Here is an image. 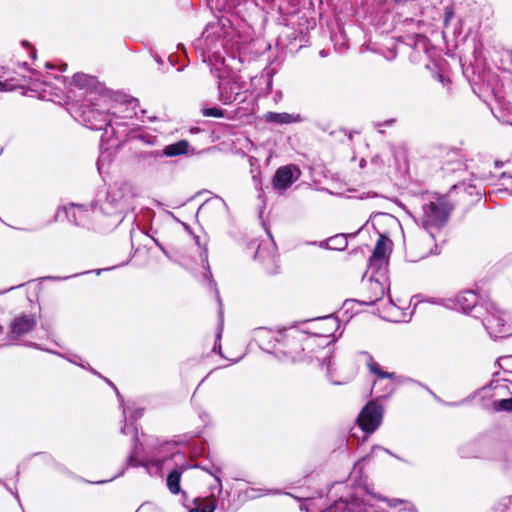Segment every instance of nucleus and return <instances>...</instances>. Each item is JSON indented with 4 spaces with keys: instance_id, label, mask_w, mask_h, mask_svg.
<instances>
[{
    "instance_id": "obj_19",
    "label": "nucleus",
    "mask_w": 512,
    "mask_h": 512,
    "mask_svg": "<svg viewBox=\"0 0 512 512\" xmlns=\"http://www.w3.org/2000/svg\"><path fill=\"white\" fill-rule=\"evenodd\" d=\"M159 453H162V455L167 457V460L169 458H181L183 460V463H177L176 466L174 467L176 470H181V474H183L188 469L198 468V463H191L185 460V455L177 450V444L175 441L162 440L159 443Z\"/></svg>"
},
{
    "instance_id": "obj_49",
    "label": "nucleus",
    "mask_w": 512,
    "mask_h": 512,
    "mask_svg": "<svg viewBox=\"0 0 512 512\" xmlns=\"http://www.w3.org/2000/svg\"><path fill=\"white\" fill-rule=\"evenodd\" d=\"M21 45L22 47H24L25 49H28L30 50V57L32 59H36L37 57V52H36V49L32 47L31 43L27 40H22L21 41Z\"/></svg>"
},
{
    "instance_id": "obj_12",
    "label": "nucleus",
    "mask_w": 512,
    "mask_h": 512,
    "mask_svg": "<svg viewBox=\"0 0 512 512\" xmlns=\"http://www.w3.org/2000/svg\"><path fill=\"white\" fill-rule=\"evenodd\" d=\"M37 325V320L33 314H20L15 317L9 326V331L3 337L0 346H9L14 344L19 338L31 332Z\"/></svg>"
},
{
    "instance_id": "obj_57",
    "label": "nucleus",
    "mask_w": 512,
    "mask_h": 512,
    "mask_svg": "<svg viewBox=\"0 0 512 512\" xmlns=\"http://www.w3.org/2000/svg\"><path fill=\"white\" fill-rule=\"evenodd\" d=\"M101 379L113 389L116 387V385L107 377L103 376Z\"/></svg>"
},
{
    "instance_id": "obj_40",
    "label": "nucleus",
    "mask_w": 512,
    "mask_h": 512,
    "mask_svg": "<svg viewBox=\"0 0 512 512\" xmlns=\"http://www.w3.org/2000/svg\"><path fill=\"white\" fill-rule=\"evenodd\" d=\"M29 346L33 347V348H36V349H40V350L46 351V352H49V353H52L54 355H57V356H59L61 358H64L68 362L77 365V366H78V363L81 360V357L76 355V354L68 355V354L60 353L58 351H54V350H50V349H44V348L41 347L40 344H37V343H34V342H30Z\"/></svg>"
},
{
    "instance_id": "obj_26",
    "label": "nucleus",
    "mask_w": 512,
    "mask_h": 512,
    "mask_svg": "<svg viewBox=\"0 0 512 512\" xmlns=\"http://www.w3.org/2000/svg\"><path fill=\"white\" fill-rule=\"evenodd\" d=\"M264 120L267 123L283 125L291 123H300L303 121V118L300 114L269 111L264 115Z\"/></svg>"
},
{
    "instance_id": "obj_53",
    "label": "nucleus",
    "mask_w": 512,
    "mask_h": 512,
    "mask_svg": "<svg viewBox=\"0 0 512 512\" xmlns=\"http://www.w3.org/2000/svg\"><path fill=\"white\" fill-rule=\"evenodd\" d=\"M124 471H125V468H123L117 475H115L113 478L109 479V480H100V481H96V482H93L94 484H105L109 481H112L113 479L119 477V476H122L124 474Z\"/></svg>"
},
{
    "instance_id": "obj_4",
    "label": "nucleus",
    "mask_w": 512,
    "mask_h": 512,
    "mask_svg": "<svg viewBox=\"0 0 512 512\" xmlns=\"http://www.w3.org/2000/svg\"><path fill=\"white\" fill-rule=\"evenodd\" d=\"M478 437L480 460L500 463L502 471L512 475V445L492 431L482 433Z\"/></svg>"
},
{
    "instance_id": "obj_5",
    "label": "nucleus",
    "mask_w": 512,
    "mask_h": 512,
    "mask_svg": "<svg viewBox=\"0 0 512 512\" xmlns=\"http://www.w3.org/2000/svg\"><path fill=\"white\" fill-rule=\"evenodd\" d=\"M454 208V205L444 195L438 196L435 200L422 206V227L433 241L436 242V234H439L447 224Z\"/></svg>"
},
{
    "instance_id": "obj_37",
    "label": "nucleus",
    "mask_w": 512,
    "mask_h": 512,
    "mask_svg": "<svg viewBox=\"0 0 512 512\" xmlns=\"http://www.w3.org/2000/svg\"><path fill=\"white\" fill-rule=\"evenodd\" d=\"M197 469H201V470L207 472L208 474H210L211 476H213L215 481H216V483H217L218 492L219 493L222 492V490H223L222 480H221V478L219 476V474L222 471V468H221L220 465L215 464V463H211L210 465H204V464H199L198 463V468Z\"/></svg>"
},
{
    "instance_id": "obj_43",
    "label": "nucleus",
    "mask_w": 512,
    "mask_h": 512,
    "mask_svg": "<svg viewBox=\"0 0 512 512\" xmlns=\"http://www.w3.org/2000/svg\"><path fill=\"white\" fill-rule=\"evenodd\" d=\"M201 260L204 263V268L206 272L204 273V278L209 280L210 286H216V282L212 279V273L210 270V265L208 263V251L207 248L204 249L200 254Z\"/></svg>"
},
{
    "instance_id": "obj_25",
    "label": "nucleus",
    "mask_w": 512,
    "mask_h": 512,
    "mask_svg": "<svg viewBox=\"0 0 512 512\" xmlns=\"http://www.w3.org/2000/svg\"><path fill=\"white\" fill-rule=\"evenodd\" d=\"M219 90V100L224 105H229L233 102L239 100L240 97V86L237 82L227 81V82H219L218 84Z\"/></svg>"
},
{
    "instance_id": "obj_9",
    "label": "nucleus",
    "mask_w": 512,
    "mask_h": 512,
    "mask_svg": "<svg viewBox=\"0 0 512 512\" xmlns=\"http://www.w3.org/2000/svg\"><path fill=\"white\" fill-rule=\"evenodd\" d=\"M503 316L504 312L495 303H485L484 315L480 319L485 330L494 340L504 337V333L509 331L505 326L506 320Z\"/></svg>"
},
{
    "instance_id": "obj_17",
    "label": "nucleus",
    "mask_w": 512,
    "mask_h": 512,
    "mask_svg": "<svg viewBox=\"0 0 512 512\" xmlns=\"http://www.w3.org/2000/svg\"><path fill=\"white\" fill-rule=\"evenodd\" d=\"M135 160L142 170L149 173L159 172L167 163L163 161L160 150L137 152L135 154Z\"/></svg>"
},
{
    "instance_id": "obj_11",
    "label": "nucleus",
    "mask_w": 512,
    "mask_h": 512,
    "mask_svg": "<svg viewBox=\"0 0 512 512\" xmlns=\"http://www.w3.org/2000/svg\"><path fill=\"white\" fill-rule=\"evenodd\" d=\"M447 306L478 319L484 315L485 304L479 303V297L473 290L460 292L455 298L448 299Z\"/></svg>"
},
{
    "instance_id": "obj_47",
    "label": "nucleus",
    "mask_w": 512,
    "mask_h": 512,
    "mask_svg": "<svg viewBox=\"0 0 512 512\" xmlns=\"http://www.w3.org/2000/svg\"><path fill=\"white\" fill-rule=\"evenodd\" d=\"M499 374H500L499 372H495V373H493V377H492V379L489 381V383H487V384H486V385H484L483 387H481V388H479V389H477V390H476V391H478V395H479L482 391H484V390H486V389H490V390L496 389V388H497V384H498V382H499V378H498Z\"/></svg>"
},
{
    "instance_id": "obj_63",
    "label": "nucleus",
    "mask_w": 512,
    "mask_h": 512,
    "mask_svg": "<svg viewBox=\"0 0 512 512\" xmlns=\"http://www.w3.org/2000/svg\"><path fill=\"white\" fill-rule=\"evenodd\" d=\"M402 511L403 512H418V510L414 506H412L409 509H403Z\"/></svg>"
},
{
    "instance_id": "obj_20",
    "label": "nucleus",
    "mask_w": 512,
    "mask_h": 512,
    "mask_svg": "<svg viewBox=\"0 0 512 512\" xmlns=\"http://www.w3.org/2000/svg\"><path fill=\"white\" fill-rule=\"evenodd\" d=\"M385 282L381 278H374V275H370L369 277V296L367 299L363 300H355V299H347L344 302V305L348 303L357 302L360 305L364 306H373L381 300L385 295Z\"/></svg>"
},
{
    "instance_id": "obj_61",
    "label": "nucleus",
    "mask_w": 512,
    "mask_h": 512,
    "mask_svg": "<svg viewBox=\"0 0 512 512\" xmlns=\"http://www.w3.org/2000/svg\"><path fill=\"white\" fill-rule=\"evenodd\" d=\"M87 364L88 363L82 361V359H81L80 362L78 363V366L87 370Z\"/></svg>"
},
{
    "instance_id": "obj_44",
    "label": "nucleus",
    "mask_w": 512,
    "mask_h": 512,
    "mask_svg": "<svg viewBox=\"0 0 512 512\" xmlns=\"http://www.w3.org/2000/svg\"><path fill=\"white\" fill-rule=\"evenodd\" d=\"M498 339L504 340L507 350L509 352L508 355L499 357L495 362V365H497L499 368L502 369V366L500 364L501 359L512 357V332L508 331V332L504 333V337H498Z\"/></svg>"
},
{
    "instance_id": "obj_54",
    "label": "nucleus",
    "mask_w": 512,
    "mask_h": 512,
    "mask_svg": "<svg viewBox=\"0 0 512 512\" xmlns=\"http://www.w3.org/2000/svg\"><path fill=\"white\" fill-rule=\"evenodd\" d=\"M440 252H441V249L439 248L438 244L435 243L434 247L432 249H430L429 254L438 255V254H440Z\"/></svg>"
},
{
    "instance_id": "obj_28",
    "label": "nucleus",
    "mask_w": 512,
    "mask_h": 512,
    "mask_svg": "<svg viewBox=\"0 0 512 512\" xmlns=\"http://www.w3.org/2000/svg\"><path fill=\"white\" fill-rule=\"evenodd\" d=\"M388 258H373L369 257L367 271L363 275V279L367 276L368 272L374 275V278H381L383 281L387 280Z\"/></svg>"
},
{
    "instance_id": "obj_52",
    "label": "nucleus",
    "mask_w": 512,
    "mask_h": 512,
    "mask_svg": "<svg viewBox=\"0 0 512 512\" xmlns=\"http://www.w3.org/2000/svg\"><path fill=\"white\" fill-rule=\"evenodd\" d=\"M154 242L156 244V246L163 252V254L168 258V259H172L171 258V255L170 253L167 251V249L157 240V239H154Z\"/></svg>"
},
{
    "instance_id": "obj_45",
    "label": "nucleus",
    "mask_w": 512,
    "mask_h": 512,
    "mask_svg": "<svg viewBox=\"0 0 512 512\" xmlns=\"http://www.w3.org/2000/svg\"><path fill=\"white\" fill-rule=\"evenodd\" d=\"M144 409L143 408H136L129 416L128 420L130 421L131 425L133 426V434L135 433V428L137 429L136 422L138 419H140L143 416ZM138 433V431L136 430Z\"/></svg>"
},
{
    "instance_id": "obj_30",
    "label": "nucleus",
    "mask_w": 512,
    "mask_h": 512,
    "mask_svg": "<svg viewBox=\"0 0 512 512\" xmlns=\"http://www.w3.org/2000/svg\"><path fill=\"white\" fill-rule=\"evenodd\" d=\"M360 230H358L354 234H336L330 238H328L325 241L320 242V247L330 249V250H337V251H343L348 246V237L349 236H355L359 233Z\"/></svg>"
},
{
    "instance_id": "obj_6",
    "label": "nucleus",
    "mask_w": 512,
    "mask_h": 512,
    "mask_svg": "<svg viewBox=\"0 0 512 512\" xmlns=\"http://www.w3.org/2000/svg\"><path fill=\"white\" fill-rule=\"evenodd\" d=\"M89 105H84L81 111V118L85 125L91 130L101 131L104 133L101 136L103 141L105 136L110 131L111 135L115 138L119 137L120 128L127 125L126 122H119L112 119L111 114L108 111L97 109V103L93 102L92 98L88 99Z\"/></svg>"
},
{
    "instance_id": "obj_15",
    "label": "nucleus",
    "mask_w": 512,
    "mask_h": 512,
    "mask_svg": "<svg viewBox=\"0 0 512 512\" xmlns=\"http://www.w3.org/2000/svg\"><path fill=\"white\" fill-rule=\"evenodd\" d=\"M133 442H134V448L127 458V465L132 466V467H144L149 474H151V472H150L151 466L155 467L157 470L162 469L164 463L167 461V457L162 455V453H159V444L154 446L155 458H153L149 461H146V460H140L135 456L137 447H138V443H139V438H138L136 431L133 436ZM160 442L161 441H158V443H160Z\"/></svg>"
},
{
    "instance_id": "obj_38",
    "label": "nucleus",
    "mask_w": 512,
    "mask_h": 512,
    "mask_svg": "<svg viewBox=\"0 0 512 512\" xmlns=\"http://www.w3.org/2000/svg\"><path fill=\"white\" fill-rule=\"evenodd\" d=\"M364 354L369 358L367 366L371 373L377 375L380 379H393L395 377L393 372H386L382 370L380 365L373 360L372 356L368 352H364Z\"/></svg>"
},
{
    "instance_id": "obj_33",
    "label": "nucleus",
    "mask_w": 512,
    "mask_h": 512,
    "mask_svg": "<svg viewBox=\"0 0 512 512\" xmlns=\"http://www.w3.org/2000/svg\"><path fill=\"white\" fill-rule=\"evenodd\" d=\"M189 142L185 139H181L172 144L166 145L163 150H160L161 155L164 157H176L185 155L188 153Z\"/></svg>"
},
{
    "instance_id": "obj_51",
    "label": "nucleus",
    "mask_w": 512,
    "mask_h": 512,
    "mask_svg": "<svg viewBox=\"0 0 512 512\" xmlns=\"http://www.w3.org/2000/svg\"><path fill=\"white\" fill-rule=\"evenodd\" d=\"M435 77H436V79H437L440 83H442L444 86H445L446 84H448V83H450V82H451V81H450V79H449L448 77H446L444 74L439 73V72L436 74V76H435Z\"/></svg>"
},
{
    "instance_id": "obj_42",
    "label": "nucleus",
    "mask_w": 512,
    "mask_h": 512,
    "mask_svg": "<svg viewBox=\"0 0 512 512\" xmlns=\"http://www.w3.org/2000/svg\"><path fill=\"white\" fill-rule=\"evenodd\" d=\"M201 113L205 117L223 118L225 116V110L217 106L202 107Z\"/></svg>"
},
{
    "instance_id": "obj_1",
    "label": "nucleus",
    "mask_w": 512,
    "mask_h": 512,
    "mask_svg": "<svg viewBox=\"0 0 512 512\" xmlns=\"http://www.w3.org/2000/svg\"><path fill=\"white\" fill-rule=\"evenodd\" d=\"M134 196L130 182H122L118 187L108 189L104 199L99 192L97 199L91 204L92 217L96 222L95 231L108 233L117 228L123 222V213L130 207Z\"/></svg>"
},
{
    "instance_id": "obj_3",
    "label": "nucleus",
    "mask_w": 512,
    "mask_h": 512,
    "mask_svg": "<svg viewBox=\"0 0 512 512\" xmlns=\"http://www.w3.org/2000/svg\"><path fill=\"white\" fill-rule=\"evenodd\" d=\"M314 321L323 322L327 328L323 332H310L305 334V340L301 346V350L308 351L306 358L308 362L314 359L320 366H326L327 372L330 371L331 355L333 353L334 339H331L333 330L338 327V320L332 315L318 317Z\"/></svg>"
},
{
    "instance_id": "obj_59",
    "label": "nucleus",
    "mask_w": 512,
    "mask_h": 512,
    "mask_svg": "<svg viewBox=\"0 0 512 512\" xmlns=\"http://www.w3.org/2000/svg\"><path fill=\"white\" fill-rule=\"evenodd\" d=\"M250 492H251V493H255V492H256V489H253V488H252V489H250V490L246 491V494H247V496H248L249 498H255V497H256V495H254V494H250Z\"/></svg>"
},
{
    "instance_id": "obj_46",
    "label": "nucleus",
    "mask_w": 512,
    "mask_h": 512,
    "mask_svg": "<svg viewBox=\"0 0 512 512\" xmlns=\"http://www.w3.org/2000/svg\"><path fill=\"white\" fill-rule=\"evenodd\" d=\"M512 504V495L506 496L500 499V501L495 506V511L505 512L508 507Z\"/></svg>"
},
{
    "instance_id": "obj_10",
    "label": "nucleus",
    "mask_w": 512,
    "mask_h": 512,
    "mask_svg": "<svg viewBox=\"0 0 512 512\" xmlns=\"http://www.w3.org/2000/svg\"><path fill=\"white\" fill-rule=\"evenodd\" d=\"M384 415V409L381 404L375 400L367 402L361 409L356 421L359 428L365 434L374 433L381 425Z\"/></svg>"
},
{
    "instance_id": "obj_39",
    "label": "nucleus",
    "mask_w": 512,
    "mask_h": 512,
    "mask_svg": "<svg viewBox=\"0 0 512 512\" xmlns=\"http://www.w3.org/2000/svg\"><path fill=\"white\" fill-rule=\"evenodd\" d=\"M127 263H128V261H126L125 263H123L121 265L112 266V267L103 268V269H95V270H91V271H85V272H82V273H76V274L71 275V276H64V277H60V276H46V277H44L42 279L43 280H49V281H63V280L70 279L72 277H77V276L88 274V273H92V272L95 273L96 275H100L104 271H109V270L115 269V268H117L119 266L126 265Z\"/></svg>"
},
{
    "instance_id": "obj_13",
    "label": "nucleus",
    "mask_w": 512,
    "mask_h": 512,
    "mask_svg": "<svg viewBox=\"0 0 512 512\" xmlns=\"http://www.w3.org/2000/svg\"><path fill=\"white\" fill-rule=\"evenodd\" d=\"M406 45L411 48L409 54L410 62L414 64H423L426 68H429L428 61L431 58V43L429 39L419 33H413L406 37Z\"/></svg>"
},
{
    "instance_id": "obj_14",
    "label": "nucleus",
    "mask_w": 512,
    "mask_h": 512,
    "mask_svg": "<svg viewBox=\"0 0 512 512\" xmlns=\"http://www.w3.org/2000/svg\"><path fill=\"white\" fill-rule=\"evenodd\" d=\"M301 175L300 169L294 164L279 167L272 177V187L276 191H284L292 186Z\"/></svg>"
},
{
    "instance_id": "obj_29",
    "label": "nucleus",
    "mask_w": 512,
    "mask_h": 512,
    "mask_svg": "<svg viewBox=\"0 0 512 512\" xmlns=\"http://www.w3.org/2000/svg\"><path fill=\"white\" fill-rule=\"evenodd\" d=\"M404 382H410V383H414L420 387H422L423 389H425L426 391H428V393L440 404L442 405H445V406H448V407H458L460 405H463L467 402H470L472 401L477 395H478V391H474L473 393H471L469 396H467L465 399H462L460 401H457V402H447V401H444L443 399H441L438 395H436L427 385L417 381V380H414L412 378H405L404 379Z\"/></svg>"
},
{
    "instance_id": "obj_18",
    "label": "nucleus",
    "mask_w": 512,
    "mask_h": 512,
    "mask_svg": "<svg viewBox=\"0 0 512 512\" xmlns=\"http://www.w3.org/2000/svg\"><path fill=\"white\" fill-rule=\"evenodd\" d=\"M280 338L279 332L275 334L265 327H259L254 330V341L257 342L261 350L270 354H276V349H278L281 343Z\"/></svg>"
},
{
    "instance_id": "obj_62",
    "label": "nucleus",
    "mask_w": 512,
    "mask_h": 512,
    "mask_svg": "<svg viewBox=\"0 0 512 512\" xmlns=\"http://www.w3.org/2000/svg\"><path fill=\"white\" fill-rule=\"evenodd\" d=\"M87 364L88 363L82 361V359H81L80 362L78 363V366L87 370Z\"/></svg>"
},
{
    "instance_id": "obj_22",
    "label": "nucleus",
    "mask_w": 512,
    "mask_h": 512,
    "mask_svg": "<svg viewBox=\"0 0 512 512\" xmlns=\"http://www.w3.org/2000/svg\"><path fill=\"white\" fill-rule=\"evenodd\" d=\"M227 210V205L225 201L219 197L215 196L200 205L197 210L196 216H201L206 219H214L218 216H222L225 214Z\"/></svg>"
},
{
    "instance_id": "obj_8",
    "label": "nucleus",
    "mask_w": 512,
    "mask_h": 512,
    "mask_svg": "<svg viewBox=\"0 0 512 512\" xmlns=\"http://www.w3.org/2000/svg\"><path fill=\"white\" fill-rule=\"evenodd\" d=\"M68 220L77 227L86 228L95 231L96 222L92 217V213L83 209V205L70 203L69 205L59 206L53 222Z\"/></svg>"
},
{
    "instance_id": "obj_2",
    "label": "nucleus",
    "mask_w": 512,
    "mask_h": 512,
    "mask_svg": "<svg viewBox=\"0 0 512 512\" xmlns=\"http://www.w3.org/2000/svg\"><path fill=\"white\" fill-rule=\"evenodd\" d=\"M72 83L80 89H86L89 94H97L101 98H108L114 102L115 106L112 107L117 110L110 114L115 121L122 122V119L133 118L137 115L136 108L139 105L137 98L108 89L95 76L78 72L73 75Z\"/></svg>"
},
{
    "instance_id": "obj_56",
    "label": "nucleus",
    "mask_w": 512,
    "mask_h": 512,
    "mask_svg": "<svg viewBox=\"0 0 512 512\" xmlns=\"http://www.w3.org/2000/svg\"><path fill=\"white\" fill-rule=\"evenodd\" d=\"M504 374H506L507 377L502 378V380L505 381V382L512 383V371L504 370Z\"/></svg>"
},
{
    "instance_id": "obj_50",
    "label": "nucleus",
    "mask_w": 512,
    "mask_h": 512,
    "mask_svg": "<svg viewBox=\"0 0 512 512\" xmlns=\"http://www.w3.org/2000/svg\"><path fill=\"white\" fill-rule=\"evenodd\" d=\"M454 17L453 7L447 6L444 13V24L448 25L449 21Z\"/></svg>"
},
{
    "instance_id": "obj_34",
    "label": "nucleus",
    "mask_w": 512,
    "mask_h": 512,
    "mask_svg": "<svg viewBox=\"0 0 512 512\" xmlns=\"http://www.w3.org/2000/svg\"><path fill=\"white\" fill-rule=\"evenodd\" d=\"M378 450H382L388 454H390L391 456L395 457L396 459L398 460H401V461H404L400 456L394 454L393 452H391L389 449H386L380 445H374L372 448H371V451L370 453L362 456L361 458L358 459V461L354 464V467H353V471L356 472L358 471L359 474H362L363 472V467H364V464L370 459L373 457V455L375 454L376 451Z\"/></svg>"
},
{
    "instance_id": "obj_16",
    "label": "nucleus",
    "mask_w": 512,
    "mask_h": 512,
    "mask_svg": "<svg viewBox=\"0 0 512 512\" xmlns=\"http://www.w3.org/2000/svg\"><path fill=\"white\" fill-rule=\"evenodd\" d=\"M321 512H379L369 501H360L357 497L350 501L341 497L333 502V504Z\"/></svg>"
},
{
    "instance_id": "obj_24",
    "label": "nucleus",
    "mask_w": 512,
    "mask_h": 512,
    "mask_svg": "<svg viewBox=\"0 0 512 512\" xmlns=\"http://www.w3.org/2000/svg\"><path fill=\"white\" fill-rule=\"evenodd\" d=\"M360 489L365 491V494H366L365 497H360L359 491L357 490L355 494H352L349 497L344 498V500L350 501L352 498L357 497L360 501H369L372 505H374L376 507V509L379 512H382V510L380 509V507L378 505L373 503V500L386 502L389 507H397L398 505H400L401 503L404 502L402 499H398V498L388 499L380 494L374 493L367 485Z\"/></svg>"
},
{
    "instance_id": "obj_21",
    "label": "nucleus",
    "mask_w": 512,
    "mask_h": 512,
    "mask_svg": "<svg viewBox=\"0 0 512 512\" xmlns=\"http://www.w3.org/2000/svg\"><path fill=\"white\" fill-rule=\"evenodd\" d=\"M254 260H257L262 264L267 274L276 275L279 273L278 256L266 245L262 243L258 245L254 254Z\"/></svg>"
},
{
    "instance_id": "obj_23",
    "label": "nucleus",
    "mask_w": 512,
    "mask_h": 512,
    "mask_svg": "<svg viewBox=\"0 0 512 512\" xmlns=\"http://www.w3.org/2000/svg\"><path fill=\"white\" fill-rule=\"evenodd\" d=\"M117 139L121 141L139 140L150 146L156 145L158 141L156 135L143 131L138 125L128 128V124L120 128L119 137Z\"/></svg>"
},
{
    "instance_id": "obj_35",
    "label": "nucleus",
    "mask_w": 512,
    "mask_h": 512,
    "mask_svg": "<svg viewBox=\"0 0 512 512\" xmlns=\"http://www.w3.org/2000/svg\"><path fill=\"white\" fill-rule=\"evenodd\" d=\"M390 242L386 234H380L371 256L373 258H388V244Z\"/></svg>"
},
{
    "instance_id": "obj_64",
    "label": "nucleus",
    "mask_w": 512,
    "mask_h": 512,
    "mask_svg": "<svg viewBox=\"0 0 512 512\" xmlns=\"http://www.w3.org/2000/svg\"><path fill=\"white\" fill-rule=\"evenodd\" d=\"M404 23H407V24H411L414 22V19L413 18H410V17H406L404 20H403Z\"/></svg>"
},
{
    "instance_id": "obj_60",
    "label": "nucleus",
    "mask_w": 512,
    "mask_h": 512,
    "mask_svg": "<svg viewBox=\"0 0 512 512\" xmlns=\"http://www.w3.org/2000/svg\"><path fill=\"white\" fill-rule=\"evenodd\" d=\"M154 60H155L158 64H160V65H162V64H163V60H162V58H161L159 55H155V56H154Z\"/></svg>"
},
{
    "instance_id": "obj_55",
    "label": "nucleus",
    "mask_w": 512,
    "mask_h": 512,
    "mask_svg": "<svg viewBox=\"0 0 512 512\" xmlns=\"http://www.w3.org/2000/svg\"><path fill=\"white\" fill-rule=\"evenodd\" d=\"M87 370L90 371L92 374L98 376L99 378L103 377V375L99 373L97 370H95L90 364H87Z\"/></svg>"
},
{
    "instance_id": "obj_48",
    "label": "nucleus",
    "mask_w": 512,
    "mask_h": 512,
    "mask_svg": "<svg viewBox=\"0 0 512 512\" xmlns=\"http://www.w3.org/2000/svg\"><path fill=\"white\" fill-rule=\"evenodd\" d=\"M113 390L115 391L116 396H117L118 400L120 401V407L123 409V416H124V422H125V424H124V426L121 428L120 432H121L122 434L126 435V434H127V428H128V427H127L126 410H125V408L123 407L124 399H123V396L121 395V393L119 392V390H118V388H117V387H115Z\"/></svg>"
},
{
    "instance_id": "obj_31",
    "label": "nucleus",
    "mask_w": 512,
    "mask_h": 512,
    "mask_svg": "<svg viewBox=\"0 0 512 512\" xmlns=\"http://www.w3.org/2000/svg\"><path fill=\"white\" fill-rule=\"evenodd\" d=\"M458 454L463 459H480L479 437L477 436L459 446Z\"/></svg>"
},
{
    "instance_id": "obj_58",
    "label": "nucleus",
    "mask_w": 512,
    "mask_h": 512,
    "mask_svg": "<svg viewBox=\"0 0 512 512\" xmlns=\"http://www.w3.org/2000/svg\"><path fill=\"white\" fill-rule=\"evenodd\" d=\"M8 83L6 81H0V91H7Z\"/></svg>"
},
{
    "instance_id": "obj_27",
    "label": "nucleus",
    "mask_w": 512,
    "mask_h": 512,
    "mask_svg": "<svg viewBox=\"0 0 512 512\" xmlns=\"http://www.w3.org/2000/svg\"><path fill=\"white\" fill-rule=\"evenodd\" d=\"M370 0H365V3H369ZM372 3V13H383L389 11L392 6L389 3V0H371ZM391 2L394 3L395 6L398 7V9H401L404 6L413 7L414 9H417V4L414 2V0H391Z\"/></svg>"
},
{
    "instance_id": "obj_41",
    "label": "nucleus",
    "mask_w": 512,
    "mask_h": 512,
    "mask_svg": "<svg viewBox=\"0 0 512 512\" xmlns=\"http://www.w3.org/2000/svg\"><path fill=\"white\" fill-rule=\"evenodd\" d=\"M492 408L495 412H512V397L494 400Z\"/></svg>"
},
{
    "instance_id": "obj_7",
    "label": "nucleus",
    "mask_w": 512,
    "mask_h": 512,
    "mask_svg": "<svg viewBox=\"0 0 512 512\" xmlns=\"http://www.w3.org/2000/svg\"><path fill=\"white\" fill-rule=\"evenodd\" d=\"M309 330H299L297 327L284 328L279 331L281 343L276 349V356L282 354L292 362L307 361L306 350H301L303 341Z\"/></svg>"
},
{
    "instance_id": "obj_32",
    "label": "nucleus",
    "mask_w": 512,
    "mask_h": 512,
    "mask_svg": "<svg viewBox=\"0 0 512 512\" xmlns=\"http://www.w3.org/2000/svg\"><path fill=\"white\" fill-rule=\"evenodd\" d=\"M181 476V470L173 468L167 475L166 485L172 494L177 495L181 493L182 497L186 500L188 496L186 491L181 489Z\"/></svg>"
},
{
    "instance_id": "obj_36",
    "label": "nucleus",
    "mask_w": 512,
    "mask_h": 512,
    "mask_svg": "<svg viewBox=\"0 0 512 512\" xmlns=\"http://www.w3.org/2000/svg\"><path fill=\"white\" fill-rule=\"evenodd\" d=\"M194 507L189 512H214L217 507V501L215 498L207 501L205 498H194Z\"/></svg>"
}]
</instances>
